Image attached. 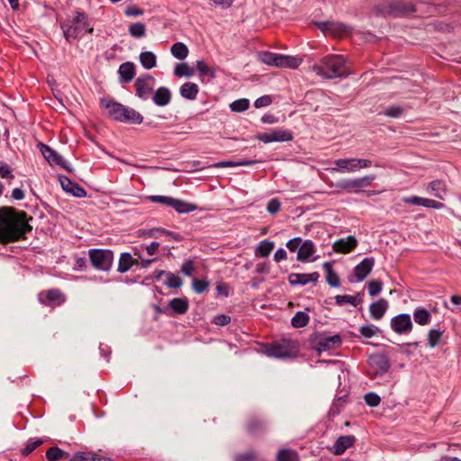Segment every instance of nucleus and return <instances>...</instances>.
I'll list each match as a JSON object with an SVG mask.
<instances>
[{
	"instance_id": "nucleus-47",
	"label": "nucleus",
	"mask_w": 461,
	"mask_h": 461,
	"mask_svg": "<svg viewBox=\"0 0 461 461\" xmlns=\"http://www.w3.org/2000/svg\"><path fill=\"white\" fill-rule=\"evenodd\" d=\"M378 331L379 329L373 324L363 325L359 328L360 334L365 338H372L375 336Z\"/></svg>"
},
{
	"instance_id": "nucleus-14",
	"label": "nucleus",
	"mask_w": 461,
	"mask_h": 461,
	"mask_svg": "<svg viewBox=\"0 0 461 461\" xmlns=\"http://www.w3.org/2000/svg\"><path fill=\"white\" fill-rule=\"evenodd\" d=\"M316 246L311 240H303L297 251L296 259L300 262H314L319 256H314Z\"/></svg>"
},
{
	"instance_id": "nucleus-31",
	"label": "nucleus",
	"mask_w": 461,
	"mask_h": 461,
	"mask_svg": "<svg viewBox=\"0 0 461 461\" xmlns=\"http://www.w3.org/2000/svg\"><path fill=\"white\" fill-rule=\"evenodd\" d=\"M194 67H195V69L198 72V75L201 78L205 77H208L210 78L215 77L214 69L210 68L204 60H203V59L197 60L195 62Z\"/></svg>"
},
{
	"instance_id": "nucleus-49",
	"label": "nucleus",
	"mask_w": 461,
	"mask_h": 461,
	"mask_svg": "<svg viewBox=\"0 0 461 461\" xmlns=\"http://www.w3.org/2000/svg\"><path fill=\"white\" fill-rule=\"evenodd\" d=\"M165 284L170 288H179L183 285V281L178 276L173 273H167V278Z\"/></svg>"
},
{
	"instance_id": "nucleus-44",
	"label": "nucleus",
	"mask_w": 461,
	"mask_h": 461,
	"mask_svg": "<svg viewBox=\"0 0 461 461\" xmlns=\"http://www.w3.org/2000/svg\"><path fill=\"white\" fill-rule=\"evenodd\" d=\"M64 456H68V454L58 447H52L46 452V457L49 461H59L62 459Z\"/></svg>"
},
{
	"instance_id": "nucleus-7",
	"label": "nucleus",
	"mask_w": 461,
	"mask_h": 461,
	"mask_svg": "<svg viewBox=\"0 0 461 461\" xmlns=\"http://www.w3.org/2000/svg\"><path fill=\"white\" fill-rule=\"evenodd\" d=\"M264 354L270 357L290 358L297 354L295 343L290 339H283L272 345H268L264 349Z\"/></svg>"
},
{
	"instance_id": "nucleus-64",
	"label": "nucleus",
	"mask_w": 461,
	"mask_h": 461,
	"mask_svg": "<svg viewBox=\"0 0 461 461\" xmlns=\"http://www.w3.org/2000/svg\"><path fill=\"white\" fill-rule=\"evenodd\" d=\"M125 15L126 16H140L143 14V10L140 8H138L136 6H129L125 9Z\"/></svg>"
},
{
	"instance_id": "nucleus-52",
	"label": "nucleus",
	"mask_w": 461,
	"mask_h": 461,
	"mask_svg": "<svg viewBox=\"0 0 461 461\" xmlns=\"http://www.w3.org/2000/svg\"><path fill=\"white\" fill-rule=\"evenodd\" d=\"M383 284L378 280H372L367 284L368 294L371 296L377 295L382 291Z\"/></svg>"
},
{
	"instance_id": "nucleus-2",
	"label": "nucleus",
	"mask_w": 461,
	"mask_h": 461,
	"mask_svg": "<svg viewBox=\"0 0 461 461\" xmlns=\"http://www.w3.org/2000/svg\"><path fill=\"white\" fill-rule=\"evenodd\" d=\"M312 70L320 77L332 79L347 77L349 72L346 66V59L341 55H327L318 64L313 65Z\"/></svg>"
},
{
	"instance_id": "nucleus-30",
	"label": "nucleus",
	"mask_w": 461,
	"mask_h": 461,
	"mask_svg": "<svg viewBox=\"0 0 461 461\" xmlns=\"http://www.w3.org/2000/svg\"><path fill=\"white\" fill-rule=\"evenodd\" d=\"M274 248L275 243L273 241L264 240L258 244L255 249V255L257 257L259 256L263 258L268 257L272 250L274 249Z\"/></svg>"
},
{
	"instance_id": "nucleus-37",
	"label": "nucleus",
	"mask_w": 461,
	"mask_h": 461,
	"mask_svg": "<svg viewBox=\"0 0 461 461\" xmlns=\"http://www.w3.org/2000/svg\"><path fill=\"white\" fill-rule=\"evenodd\" d=\"M403 14V5L401 2L390 3L383 11L384 15L398 17Z\"/></svg>"
},
{
	"instance_id": "nucleus-55",
	"label": "nucleus",
	"mask_w": 461,
	"mask_h": 461,
	"mask_svg": "<svg viewBox=\"0 0 461 461\" xmlns=\"http://www.w3.org/2000/svg\"><path fill=\"white\" fill-rule=\"evenodd\" d=\"M47 299L50 302H54L58 304L63 302L62 294L59 290H50L47 293Z\"/></svg>"
},
{
	"instance_id": "nucleus-39",
	"label": "nucleus",
	"mask_w": 461,
	"mask_h": 461,
	"mask_svg": "<svg viewBox=\"0 0 461 461\" xmlns=\"http://www.w3.org/2000/svg\"><path fill=\"white\" fill-rule=\"evenodd\" d=\"M291 322L294 328H303L309 322V316L304 312H297L292 318Z\"/></svg>"
},
{
	"instance_id": "nucleus-56",
	"label": "nucleus",
	"mask_w": 461,
	"mask_h": 461,
	"mask_svg": "<svg viewBox=\"0 0 461 461\" xmlns=\"http://www.w3.org/2000/svg\"><path fill=\"white\" fill-rule=\"evenodd\" d=\"M280 207L281 203L279 200L277 198H272L271 200L268 201L267 204V211L270 214H275L280 210Z\"/></svg>"
},
{
	"instance_id": "nucleus-41",
	"label": "nucleus",
	"mask_w": 461,
	"mask_h": 461,
	"mask_svg": "<svg viewBox=\"0 0 461 461\" xmlns=\"http://www.w3.org/2000/svg\"><path fill=\"white\" fill-rule=\"evenodd\" d=\"M129 33L133 38H142L146 35V26L142 23H132L129 27Z\"/></svg>"
},
{
	"instance_id": "nucleus-18",
	"label": "nucleus",
	"mask_w": 461,
	"mask_h": 461,
	"mask_svg": "<svg viewBox=\"0 0 461 461\" xmlns=\"http://www.w3.org/2000/svg\"><path fill=\"white\" fill-rule=\"evenodd\" d=\"M357 245V240L355 236H348L346 238L336 240L332 249L337 253L347 254L351 252Z\"/></svg>"
},
{
	"instance_id": "nucleus-36",
	"label": "nucleus",
	"mask_w": 461,
	"mask_h": 461,
	"mask_svg": "<svg viewBox=\"0 0 461 461\" xmlns=\"http://www.w3.org/2000/svg\"><path fill=\"white\" fill-rule=\"evenodd\" d=\"M413 319L416 323L424 326L430 322L431 316L427 310L417 308L413 313Z\"/></svg>"
},
{
	"instance_id": "nucleus-51",
	"label": "nucleus",
	"mask_w": 461,
	"mask_h": 461,
	"mask_svg": "<svg viewBox=\"0 0 461 461\" xmlns=\"http://www.w3.org/2000/svg\"><path fill=\"white\" fill-rule=\"evenodd\" d=\"M192 287L197 294H202L209 287V283L205 280L194 278L192 282Z\"/></svg>"
},
{
	"instance_id": "nucleus-10",
	"label": "nucleus",
	"mask_w": 461,
	"mask_h": 461,
	"mask_svg": "<svg viewBox=\"0 0 461 461\" xmlns=\"http://www.w3.org/2000/svg\"><path fill=\"white\" fill-rule=\"evenodd\" d=\"M375 180V176H365L359 178L344 179L337 184V187L349 191L359 193L362 188L367 187Z\"/></svg>"
},
{
	"instance_id": "nucleus-12",
	"label": "nucleus",
	"mask_w": 461,
	"mask_h": 461,
	"mask_svg": "<svg viewBox=\"0 0 461 461\" xmlns=\"http://www.w3.org/2000/svg\"><path fill=\"white\" fill-rule=\"evenodd\" d=\"M155 78L150 74H145L135 80L136 95L148 100L153 90Z\"/></svg>"
},
{
	"instance_id": "nucleus-23",
	"label": "nucleus",
	"mask_w": 461,
	"mask_h": 461,
	"mask_svg": "<svg viewBox=\"0 0 461 461\" xmlns=\"http://www.w3.org/2000/svg\"><path fill=\"white\" fill-rule=\"evenodd\" d=\"M120 81L122 83L131 82L135 76V65L132 62L122 63L118 69Z\"/></svg>"
},
{
	"instance_id": "nucleus-35",
	"label": "nucleus",
	"mask_w": 461,
	"mask_h": 461,
	"mask_svg": "<svg viewBox=\"0 0 461 461\" xmlns=\"http://www.w3.org/2000/svg\"><path fill=\"white\" fill-rule=\"evenodd\" d=\"M323 268L326 272V280L327 283L332 287L339 286V278L338 275L333 271L332 265L330 262H325L323 264Z\"/></svg>"
},
{
	"instance_id": "nucleus-59",
	"label": "nucleus",
	"mask_w": 461,
	"mask_h": 461,
	"mask_svg": "<svg viewBox=\"0 0 461 461\" xmlns=\"http://www.w3.org/2000/svg\"><path fill=\"white\" fill-rule=\"evenodd\" d=\"M271 103H272V99L269 95H263V96H260L258 99H256V101L254 103V106L256 108L267 107V106L270 105Z\"/></svg>"
},
{
	"instance_id": "nucleus-24",
	"label": "nucleus",
	"mask_w": 461,
	"mask_h": 461,
	"mask_svg": "<svg viewBox=\"0 0 461 461\" xmlns=\"http://www.w3.org/2000/svg\"><path fill=\"white\" fill-rule=\"evenodd\" d=\"M388 308V303L385 299H379L378 301L371 303L369 312L374 320H381Z\"/></svg>"
},
{
	"instance_id": "nucleus-5",
	"label": "nucleus",
	"mask_w": 461,
	"mask_h": 461,
	"mask_svg": "<svg viewBox=\"0 0 461 461\" xmlns=\"http://www.w3.org/2000/svg\"><path fill=\"white\" fill-rule=\"evenodd\" d=\"M259 62L276 68H296L302 63V59L294 56L283 55L268 51H260L257 54Z\"/></svg>"
},
{
	"instance_id": "nucleus-8",
	"label": "nucleus",
	"mask_w": 461,
	"mask_h": 461,
	"mask_svg": "<svg viewBox=\"0 0 461 461\" xmlns=\"http://www.w3.org/2000/svg\"><path fill=\"white\" fill-rule=\"evenodd\" d=\"M89 258L93 267L102 271H108L113 265V254L109 249H90Z\"/></svg>"
},
{
	"instance_id": "nucleus-1",
	"label": "nucleus",
	"mask_w": 461,
	"mask_h": 461,
	"mask_svg": "<svg viewBox=\"0 0 461 461\" xmlns=\"http://www.w3.org/2000/svg\"><path fill=\"white\" fill-rule=\"evenodd\" d=\"M31 230L25 212H17L12 207L0 208V241L2 243L17 241Z\"/></svg>"
},
{
	"instance_id": "nucleus-16",
	"label": "nucleus",
	"mask_w": 461,
	"mask_h": 461,
	"mask_svg": "<svg viewBox=\"0 0 461 461\" xmlns=\"http://www.w3.org/2000/svg\"><path fill=\"white\" fill-rule=\"evenodd\" d=\"M38 147L42 156L50 166L56 165L60 166L61 167H66L63 157L60 156L56 150L44 143H39Z\"/></svg>"
},
{
	"instance_id": "nucleus-6",
	"label": "nucleus",
	"mask_w": 461,
	"mask_h": 461,
	"mask_svg": "<svg viewBox=\"0 0 461 461\" xmlns=\"http://www.w3.org/2000/svg\"><path fill=\"white\" fill-rule=\"evenodd\" d=\"M331 167L327 168L331 172H338L341 174L357 172L361 168L369 167L372 166V161L363 158H340L330 162Z\"/></svg>"
},
{
	"instance_id": "nucleus-62",
	"label": "nucleus",
	"mask_w": 461,
	"mask_h": 461,
	"mask_svg": "<svg viewBox=\"0 0 461 461\" xmlns=\"http://www.w3.org/2000/svg\"><path fill=\"white\" fill-rule=\"evenodd\" d=\"M0 176L2 178H9V179L14 178V176L9 165L3 164L0 166Z\"/></svg>"
},
{
	"instance_id": "nucleus-27",
	"label": "nucleus",
	"mask_w": 461,
	"mask_h": 461,
	"mask_svg": "<svg viewBox=\"0 0 461 461\" xmlns=\"http://www.w3.org/2000/svg\"><path fill=\"white\" fill-rule=\"evenodd\" d=\"M199 87L195 83L187 82L181 86L180 95L188 100H194L197 96Z\"/></svg>"
},
{
	"instance_id": "nucleus-21",
	"label": "nucleus",
	"mask_w": 461,
	"mask_h": 461,
	"mask_svg": "<svg viewBox=\"0 0 461 461\" xmlns=\"http://www.w3.org/2000/svg\"><path fill=\"white\" fill-rule=\"evenodd\" d=\"M426 192L438 199L443 200L447 193V185L443 180H433L428 184Z\"/></svg>"
},
{
	"instance_id": "nucleus-60",
	"label": "nucleus",
	"mask_w": 461,
	"mask_h": 461,
	"mask_svg": "<svg viewBox=\"0 0 461 461\" xmlns=\"http://www.w3.org/2000/svg\"><path fill=\"white\" fill-rule=\"evenodd\" d=\"M230 317L226 314H219L213 318L212 322L218 326H225L230 322Z\"/></svg>"
},
{
	"instance_id": "nucleus-42",
	"label": "nucleus",
	"mask_w": 461,
	"mask_h": 461,
	"mask_svg": "<svg viewBox=\"0 0 461 461\" xmlns=\"http://www.w3.org/2000/svg\"><path fill=\"white\" fill-rule=\"evenodd\" d=\"M443 331L438 329H431L428 334V344L429 348H435L441 340Z\"/></svg>"
},
{
	"instance_id": "nucleus-45",
	"label": "nucleus",
	"mask_w": 461,
	"mask_h": 461,
	"mask_svg": "<svg viewBox=\"0 0 461 461\" xmlns=\"http://www.w3.org/2000/svg\"><path fill=\"white\" fill-rule=\"evenodd\" d=\"M174 74L176 77H191L194 76V71L186 63H179L175 67Z\"/></svg>"
},
{
	"instance_id": "nucleus-9",
	"label": "nucleus",
	"mask_w": 461,
	"mask_h": 461,
	"mask_svg": "<svg viewBox=\"0 0 461 461\" xmlns=\"http://www.w3.org/2000/svg\"><path fill=\"white\" fill-rule=\"evenodd\" d=\"M389 367L386 358L380 354H375L369 357L367 361L366 375L370 378H375L384 375Z\"/></svg>"
},
{
	"instance_id": "nucleus-20",
	"label": "nucleus",
	"mask_w": 461,
	"mask_h": 461,
	"mask_svg": "<svg viewBox=\"0 0 461 461\" xmlns=\"http://www.w3.org/2000/svg\"><path fill=\"white\" fill-rule=\"evenodd\" d=\"M405 203L414 204V205L423 206L426 208H434V209H438V210L443 209L445 207V204L438 201H436V200H433L430 198H426V197H420V196H411V197L405 198Z\"/></svg>"
},
{
	"instance_id": "nucleus-63",
	"label": "nucleus",
	"mask_w": 461,
	"mask_h": 461,
	"mask_svg": "<svg viewBox=\"0 0 461 461\" xmlns=\"http://www.w3.org/2000/svg\"><path fill=\"white\" fill-rule=\"evenodd\" d=\"M235 461H258V456L253 452H249L237 456Z\"/></svg>"
},
{
	"instance_id": "nucleus-4",
	"label": "nucleus",
	"mask_w": 461,
	"mask_h": 461,
	"mask_svg": "<svg viewBox=\"0 0 461 461\" xmlns=\"http://www.w3.org/2000/svg\"><path fill=\"white\" fill-rule=\"evenodd\" d=\"M61 28L68 41L76 40L86 32H93V27L90 26L86 14L83 12H77L73 19L61 24Z\"/></svg>"
},
{
	"instance_id": "nucleus-33",
	"label": "nucleus",
	"mask_w": 461,
	"mask_h": 461,
	"mask_svg": "<svg viewBox=\"0 0 461 461\" xmlns=\"http://www.w3.org/2000/svg\"><path fill=\"white\" fill-rule=\"evenodd\" d=\"M140 62L146 69H151L157 65V57L151 51H143L140 54Z\"/></svg>"
},
{
	"instance_id": "nucleus-38",
	"label": "nucleus",
	"mask_w": 461,
	"mask_h": 461,
	"mask_svg": "<svg viewBox=\"0 0 461 461\" xmlns=\"http://www.w3.org/2000/svg\"><path fill=\"white\" fill-rule=\"evenodd\" d=\"M132 264L131 255L130 253H122L119 259L117 270L120 273H125L131 267Z\"/></svg>"
},
{
	"instance_id": "nucleus-43",
	"label": "nucleus",
	"mask_w": 461,
	"mask_h": 461,
	"mask_svg": "<svg viewBox=\"0 0 461 461\" xmlns=\"http://www.w3.org/2000/svg\"><path fill=\"white\" fill-rule=\"evenodd\" d=\"M249 107V101L246 98L235 100L230 104V109L235 113H242Z\"/></svg>"
},
{
	"instance_id": "nucleus-17",
	"label": "nucleus",
	"mask_w": 461,
	"mask_h": 461,
	"mask_svg": "<svg viewBox=\"0 0 461 461\" xmlns=\"http://www.w3.org/2000/svg\"><path fill=\"white\" fill-rule=\"evenodd\" d=\"M60 185L62 189L68 193L72 194L75 197L83 198L86 196V191L80 186L77 183L73 182L71 179L65 176H60L59 177Z\"/></svg>"
},
{
	"instance_id": "nucleus-15",
	"label": "nucleus",
	"mask_w": 461,
	"mask_h": 461,
	"mask_svg": "<svg viewBox=\"0 0 461 461\" xmlns=\"http://www.w3.org/2000/svg\"><path fill=\"white\" fill-rule=\"evenodd\" d=\"M375 266V260L373 258H366L359 264L354 267V276L349 277L350 282H361L363 281L372 271Z\"/></svg>"
},
{
	"instance_id": "nucleus-61",
	"label": "nucleus",
	"mask_w": 461,
	"mask_h": 461,
	"mask_svg": "<svg viewBox=\"0 0 461 461\" xmlns=\"http://www.w3.org/2000/svg\"><path fill=\"white\" fill-rule=\"evenodd\" d=\"M216 292L219 295L228 297L230 294V285L226 283L220 282L216 285Z\"/></svg>"
},
{
	"instance_id": "nucleus-54",
	"label": "nucleus",
	"mask_w": 461,
	"mask_h": 461,
	"mask_svg": "<svg viewBox=\"0 0 461 461\" xmlns=\"http://www.w3.org/2000/svg\"><path fill=\"white\" fill-rule=\"evenodd\" d=\"M365 402L370 407H376L381 402V398L375 393H367L365 395Z\"/></svg>"
},
{
	"instance_id": "nucleus-28",
	"label": "nucleus",
	"mask_w": 461,
	"mask_h": 461,
	"mask_svg": "<svg viewBox=\"0 0 461 461\" xmlns=\"http://www.w3.org/2000/svg\"><path fill=\"white\" fill-rule=\"evenodd\" d=\"M170 207L174 208L179 213H187L196 210L194 204L174 197L172 198Z\"/></svg>"
},
{
	"instance_id": "nucleus-29",
	"label": "nucleus",
	"mask_w": 461,
	"mask_h": 461,
	"mask_svg": "<svg viewBox=\"0 0 461 461\" xmlns=\"http://www.w3.org/2000/svg\"><path fill=\"white\" fill-rule=\"evenodd\" d=\"M341 344V338L339 335L322 339L319 342V350H329L335 348Z\"/></svg>"
},
{
	"instance_id": "nucleus-11",
	"label": "nucleus",
	"mask_w": 461,
	"mask_h": 461,
	"mask_svg": "<svg viewBox=\"0 0 461 461\" xmlns=\"http://www.w3.org/2000/svg\"><path fill=\"white\" fill-rule=\"evenodd\" d=\"M257 139L264 143L285 142L293 140V133L289 130L279 128L259 133Z\"/></svg>"
},
{
	"instance_id": "nucleus-19",
	"label": "nucleus",
	"mask_w": 461,
	"mask_h": 461,
	"mask_svg": "<svg viewBox=\"0 0 461 461\" xmlns=\"http://www.w3.org/2000/svg\"><path fill=\"white\" fill-rule=\"evenodd\" d=\"M320 277L318 272H313L310 274H299V273H292L288 276V281L292 285H305L309 283H316Z\"/></svg>"
},
{
	"instance_id": "nucleus-25",
	"label": "nucleus",
	"mask_w": 461,
	"mask_h": 461,
	"mask_svg": "<svg viewBox=\"0 0 461 461\" xmlns=\"http://www.w3.org/2000/svg\"><path fill=\"white\" fill-rule=\"evenodd\" d=\"M355 438L353 436H341L333 445V453L335 455L343 454L347 448L354 444Z\"/></svg>"
},
{
	"instance_id": "nucleus-3",
	"label": "nucleus",
	"mask_w": 461,
	"mask_h": 461,
	"mask_svg": "<svg viewBox=\"0 0 461 461\" xmlns=\"http://www.w3.org/2000/svg\"><path fill=\"white\" fill-rule=\"evenodd\" d=\"M100 104L115 121L131 124H140L143 122V116L133 108L106 98H102Z\"/></svg>"
},
{
	"instance_id": "nucleus-22",
	"label": "nucleus",
	"mask_w": 461,
	"mask_h": 461,
	"mask_svg": "<svg viewBox=\"0 0 461 461\" xmlns=\"http://www.w3.org/2000/svg\"><path fill=\"white\" fill-rule=\"evenodd\" d=\"M152 101L158 106H166L171 101V92L166 86L158 87L152 95Z\"/></svg>"
},
{
	"instance_id": "nucleus-26",
	"label": "nucleus",
	"mask_w": 461,
	"mask_h": 461,
	"mask_svg": "<svg viewBox=\"0 0 461 461\" xmlns=\"http://www.w3.org/2000/svg\"><path fill=\"white\" fill-rule=\"evenodd\" d=\"M174 314L180 315L187 312L189 303L186 298H174L168 303Z\"/></svg>"
},
{
	"instance_id": "nucleus-53",
	"label": "nucleus",
	"mask_w": 461,
	"mask_h": 461,
	"mask_svg": "<svg viewBox=\"0 0 461 461\" xmlns=\"http://www.w3.org/2000/svg\"><path fill=\"white\" fill-rule=\"evenodd\" d=\"M172 198L173 197L167 195H150L148 197V199L152 203L164 204L169 207L171 206Z\"/></svg>"
},
{
	"instance_id": "nucleus-50",
	"label": "nucleus",
	"mask_w": 461,
	"mask_h": 461,
	"mask_svg": "<svg viewBox=\"0 0 461 461\" xmlns=\"http://www.w3.org/2000/svg\"><path fill=\"white\" fill-rule=\"evenodd\" d=\"M42 444V440L40 438H32L28 440L25 447L23 449V454L27 456L35 450L39 446Z\"/></svg>"
},
{
	"instance_id": "nucleus-46",
	"label": "nucleus",
	"mask_w": 461,
	"mask_h": 461,
	"mask_svg": "<svg viewBox=\"0 0 461 461\" xmlns=\"http://www.w3.org/2000/svg\"><path fill=\"white\" fill-rule=\"evenodd\" d=\"M391 327L396 333H403V313H400L392 319Z\"/></svg>"
},
{
	"instance_id": "nucleus-40",
	"label": "nucleus",
	"mask_w": 461,
	"mask_h": 461,
	"mask_svg": "<svg viewBox=\"0 0 461 461\" xmlns=\"http://www.w3.org/2000/svg\"><path fill=\"white\" fill-rule=\"evenodd\" d=\"M277 461H299L298 454L292 449H281L277 454Z\"/></svg>"
},
{
	"instance_id": "nucleus-48",
	"label": "nucleus",
	"mask_w": 461,
	"mask_h": 461,
	"mask_svg": "<svg viewBox=\"0 0 461 461\" xmlns=\"http://www.w3.org/2000/svg\"><path fill=\"white\" fill-rule=\"evenodd\" d=\"M68 461H94V453L79 451L74 454Z\"/></svg>"
},
{
	"instance_id": "nucleus-13",
	"label": "nucleus",
	"mask_w": 461,
	"mask_h": 461,
	"mask_svg": "<svg viewBox=\"0 0 461 461\" xmlns=\"http://www.w3.org/2000/svg\"><path fill=\"white\" fill-rule=\"evenodd\" d=\"M315 25L325 34L333 37H341L348 32V27L337 22H319Z\"/></svg>"
},
{
	"instance_id": "nucleus-32",
	"label": "nucleus",
	"mask_w": 461,
	"mask_h": 461,
	"mask_svg": "<svg viewBox=\"0 0 461 461\" xmlns=\"http://www.w3.org/2000/svg\"><path fill=\"white\" fill-rule=\"evenodd\" d=\"M335 303L337 305H343L345 303L351 304L353 306H357L361 303L362 299L360 297V294L357 295H348V294H342V295H336L334 297Z\"/></svg>"
},
{
	"instance_id": "nucleus-34",
	"label": "nucleus",
	"mask_w": 461,
	"mask_h": 461,
	"mask_svg": "<svg viewBox=\"0 0 461 461\" xmlns=\"http://www.w3.org/2000/svg\"><path fill=\"white\" fill-rule=\"evenodd\" d=\"M170 52L176 59L183 60L188 56L189 50L185 43L178 41L171 46Z\"/></svg>"
},
{
	"instance_id": "nucleus-58",
	"label": "nucleus",
	"mask_w": 461,
	"mask_h": 461,
	"mask_svg": "<svg viewBox=\"0 0 461 461\" xmlns=\"http://www.w3.org/2000/svg\"><path fill=\"white\" fill-rule=\"evenodd\" d=\"M194 270V267L192 259L185 260L181 267V272L187 276H192Z\"/></svg>"
},
{
	"instance_id": "nucleus-57",
	"label": "nucleus",
	"mask_w": 461,
	"mask_h": 461,
	"mask_svg": "<svg viewBox=\"0 0 461 461\" xmlns=\"http://www.w3.org/2000/svg\"><path fill=\"white\" fill-rule=\"evenodd\" d=\"M303 240L300 237L293 238L289 240L285 246L291 252L298 251Z\"/></svg>"
}]
</instances>
